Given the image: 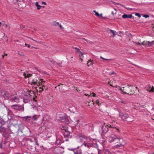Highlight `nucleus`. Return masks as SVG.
Listing matches in <instances>:
<instances>
[{"label": "nucleus", "mask_w": 154, "mask_h": 154, "mask_svg": "<svg viewBox=\"0 0 154 154\" xmlns=\"http://www.w3.org/2000/svg\"><path fill=\"white\" fill-rule=\"evenodd\" d=\"M132 17L131 14L128 15L127 14H124L122 15V17L123 18H131Z\"/></svg>", "instance_id": "21"}, {"label": "nucleus", "mask_w": 154, "mask_h": 154, "mask_svg": "<svg viewBox=\"0 0 154 154\" xmlns=\"http://www.w3.org/2000/svg\"><path fill=\"white\" fill-rule=\"evenodd\" d=\"M80 60H81V62H82V60H82V58H80Z\"/></svg>", "instance_id": "57"}, {"label": "nucleus", "mask_w": 154, "mask_h": 154, "mask_svg": "<svg viewBox=\"0 0 154 154\" xmlns=\"http://www.w3.org/2000/svg\"><path fill=\"white\" fill-rule=\"evenodd\" d=\"M37 98V97L36 96H35V97H34L33 98V101L36 102H37V100H36V98Z\"/></svg>", "instance_id": "37"}, {"label": "nucleus", "mask_w": 154, "mask_h": 154, "mask_svg": "<svg viewBox=\"0 0 154 154\" xmlns=\"http://www.w3.org/2000/svg\"><path fill=\"white\" fill-rule=\"evenodd\" d=\"M75 154H81L82 153V151L80 149H77L75 150L74 152Z\"/></svg>", "instance_id": "22"}, {"label": "nucleus", "mask_w": 154, "mask_h": 154, "mask_svg": "<svg viewBox=\"0 0 154 154\" xmlns=\"http://www.w3.org/2000/svg\"><path fill=\"white\" fill-rule=\"evenodd\" d=\"M59 25V23L58 22H57L56 21H55L54 22L53 25L54 26H58Z\"/></svg>", "instance_id": "30"}, {"label": "nucleus", "mask_w": 154, "mask_h": 154, "mask_svg": "<svg viewBox=\"0 0 154 154\" xmlns=\"http://www.w3.org/2000/svg\"><path fill=\"white\" fill-rule=\"evenodd\" d=\"M108 140L109 142H113L115 144L118 143L116 146V148H118L123 146L124 144L122 138L118 137L113 134L110 135L108 138Z\"/></svg>", "instance_id": "2"}, {"label": "nucleus", "mask_w": 154, "mask_h": 154, "mask_svg": "<svg viewBox=\"0 0 154 154\" xmlns=\"http://www.w3.org/2000/svg\"><path fill=\"white\" fill-rule=\"evenodd\" d=\"M142 45L147 47L152 46V45L151 44V42L149 41H144L142 43Z\"/></svg>", "instance_id": "14"}, {"label": "nucleus", "mask_w": 154, "mask_h": 154, "mask_svg": "<svg viewBox=\"0 0 154 154\" xmlns=\"http://www.w3.org/2000/svg\"><path fill=\"white\" fill-rule=\"evenodd\" d=\"M146 90L148 91L149 92H154V87H152L151 88V87L150 85H148L146 87Z\"/></svg>", "instance_id": "19"}, {"label": "nucleus", "mask_w": 154, "mask_h": 154, "mask_svg": "<svg viewBox=\"0 0 154 154\" xmlns=\"http://www.w3.org/2000/svg\"><path fill=\"white\" fill-rule=\"evenodd\" d=\"M135 15L138 16L139 18H140L141 17L140 14L138 13H136L135 14Z\"/></svg>", "instance_id": "36"}, {"label": "nucleus", "mask_w": 154, "mask_h": 154, "mask_svg": "<svg viewBox=\"0 0 154 154\" xmlns=\"http://www.w3.org/2000/svg\"><path fill=\"white\" fill-rule=\"evenodd\" d=\"M79 120L78 119H74L73 122L75 125H77L79 122Z\"/></svg>", "instance_id": "25"}, {"label": "nucleus", "mask_w": 154, "mask_h": 154, "mask_svg": "<svg viewBox=\"0 0 154 154\" xmlns=\"http://www.w3.org/2000/svg\"><path fill=\"white\" fill-rule=\"evenodd\" d=\"M83 144L84 145L85 147L88 148H89L91 146V144L88 143H83Z\"/></svg>", "instance_id": "27"}, {"label": "nucleus", "mask_w": 154, "mask_h": 154, "mask_svg": "<svg viewBox=\"0 0 154 154\" xmlns=\"http://www.w3.org/2000/svg\"><path fill=\"white\" fill-rule=\"evenodd\" d=\"M49 119V116L46 114L43 117L42 120V123L44 125L46 123V122L48 121Z\"/></svg>", "instance_id": "13"}, {"label": "nucleus", "mask_w": 154, "mask_h": 154, "mask_svg": "<svg viewBox=\"0 0 154 154\" xmlns=\"http://www.w3.org/2000/svg\"><path fill=\"white\" fill-rule=\"evenodd\" d=\"M0 154H4L3 153H0Z\"/></svg>", "instance_id": "64"}, {"label": "nucleus", "mask_w": 154, "mask_h": 154, "mask_svg": "<svg viewBox=\"0 0 154 154\" xmlns=\"http://www.w3.org/2000/svg\"><path fill=\"white\" fill-rule=\"evenodd\" d=\"M151 42L152 45V44H154V40Z\"/></svg>", "instance_id": "50"}, {"label": "nucleus", "mask_w": 154, "mask_h": 154, "mask_svg": "<svg viewBox=\"0 0 154 154\" xmlns=\"http://www.w3.org/2000/svg\"><path fill=\"white\" fill-rule=\"evenodd\" d=\"M116 9L113 8L112 11V14L113 15H114L115 14H116Z\"/></svg>", "instance_id": "29"}, {"label": "nucleus", "mask_w": 154, "mask_h": 154, "mask_svg": "<svg viewBox=\"0 0 154 154\" xmlns=\"http://www.w3.org/2000/svg\"><path fill=\"white\" fill-rule=\"evenodd\" d=\"M6 132V128L4 127L1 125L0 127V132L2 134L3 136L4 137H6V135L4 134Z\"/></svg>", "instance_id": "11"}, {"label": "nucleus", "mask_w": 154, "mask_h": 154, "mask_svg": "<svg viewBox=\"0 0 154 154\" xmlns=\"http://www.w3.org/2000/svg\"><path fill=\"white\" fill-rule=\"evenodd\" d=\"M54 152L56 154H62L64 152V150L63 148L57 147L55 149Z\"/></svg>", "instance_id": "4"}, {"label": "nucleus", "mask_w": 154, "mask_h": 154, "mask_svg": "<svg viewBox=\"0 0 154 154\" xmlns=\"http://www.w3.org/2000/svg\"><path fill=\"white\" fill-rule=\"evenodd\" d=\"M45 131H46L45 129V131L43 130V131H42V133H44V132H45Z\"/></svg>", "instance_id": "53"}, {"label": "nucleus", "mask_w": 154, "mask_h": 154, "mask_svg": "<svg viewBox=\"0 0 154 154\" xmlns=\"http://www.w3.org/2000/svg\"><path fill=\"white\" fill-rule=\"evenodd\" d=\"M108 126L109 127L110 130L112 131L113 132H119V129L116 128L115 127L113 126V125H108Z\"/></svg>", "instance_id": "9"}, {"label": "nucleus", "mask_w": 154, "mask_h": 154, "mask_svg": "<svg viewBox=\"0 0 154 154\" xmlns=\"http://www.w3.org/2000/svg\"><path fill=\"white\" fill-rule=\"evenodd\" d=\"M136 44H138L139 45H142V43L141 44L140 43H139V42H135V43Z\"/></svg>", "instance_id": "47"}, {"label": "nucleus", "mask_w": 154, "mask_h": 154, "mask_svg": "<svg viewBox=\"0 0 154 154\" xmlns=\"http://www.w3.org/2000/svg\"><path fill=\"white\" fill-rule=\"evenodd\" d=\"M78 54L80 55H81L82 56V57H83V55L84 54L82 53V52L80 51H79V52H78Z\"/></svg>", "instance_id": "33"}, {"label": "nucleus", "mask_w": 154, "mask_h": 154, "mask_svg": "<svg viewBox=\"0 0 154 154\" xmlns=\"http://www.w3.org/2000/svg\"><path fill=\"white\" fill-rule=\"evenodd\" d=\"M119 116L123 120L126 121L128 122L133 121L134 118L132 116L125 112H120L119 113Z\"/></svg>", "instance_id": "3"}, {"label": "nucleus", "mask_w": 154, "mask_h": 154, "mask_svg": "<svg viewBox=\"0 0 154 154\" xmlns=\"http://www.w3.org/2000/svg\"><path fill=\"white\" fill-rule=\"evenodd\" d=\"M93 60L91 61L90 60L87 62V65L88 66H91V65L93 64Z\"/></svg>", "instance_id": "26"}, {"label": "nucleus", "mask_w": 154, "mask_h": 154, "mask_svg": "<svg viewBox=\"0 0 154 154\" xmlns=\"http://www.w3.org/2000/svg\"><path fill=\"white\" fill-rule=\"evenodd\" d=\"M79 38L80 39H84L85 40V41H86L87 42H89V43H90V42H89L88 40H87L85 38Z\"/></svg>", "instance_id": "34"}, {"label": "nucleus", "mask_w": 154, "mask_h": 154, "mask_svg": "<svg viewBox=\"0 0 154 154\" xmlns=\"http://www.w3.org/2000/svg\"><path fill=\"white\" fill-rule=\"evenodd\" d=\"M12 109L15 110H18L20 111L22 110L23 111L24 108H23L22 106L21 105H13L11 106Z\"/></svg>", "instance_id": "5"}, {"label": "nucleus", "mask_w": 154, "mask_h": 154, "mask_svg": "<svg viewBox=\"0 0 154 154\" xmlns=\"http://www.w3.org/2000/svg\"><path fill=\"white\" fill-rule=\"evenodd\" d=\"M143 16L145 18H147L149 17V16L148 15H144Z\"/></svg>", "instance_id": "45"}, {"label": "nucleus", "mask_w": 154, "mask_h": 154, "mask_svg": "<svg viewBox=\"0 0 154 154\" xmlns=\"http://www.w3.org/2000/svg\"><path fill=\"white\" fill-rule=\"evenodd\" d=\"M93 12L96 13L97 12H96L95 11H94Z\"/></svg>", "instance_id": "58"}, {"label": "nucleus", "mask_w": 154, "mask_h": 154, "mask_svg": "<svg viewBox=\"0 0 154 154\" xmlns=\"http://www.w3.org/2000/svg\"><path fill=\"white\" fill-rule=\"evenodd\" d=\"M14 117H19V116L14 115L13 116H10V118L8 117V118L9 120L10 121H12V119L15 120Z\"/></svg>", "instance_id": "23"}, {"label": "nucleus", "mask_w": 154, "mask_h": 154, "mask_svg": "<svg viewBox=\"0 0 154 154\" xmlns=\"http://www.w3.org/2000/svg\"><path fill=\"white\" fill-rule=\"evenodd\" d=\"M80 51L79 50V48H78V49L77 50V52H78L79 51Z\"/></svg>", "instance_id": "54"}, {"label": "nucleus", "mask_w": 154, "mask_h": 154, "mask_svg": "<svg viewBox=\"0 0 154 154\" xmlns=\"http://www.w3.org/2000/svg\"><path fill=\"white\" fill-rule=\"evenodd\" d=\"M18 54L21 56H23L24 55L22 53H18Z\"/></svg>", "instance_id": "48"}, {"label": "nucleus", "mask_w": 154, "mask_h": 154, "mask_svg": "<svg viewBox=\"0 0 154 154\" xmlns=\"http://www.w3.org/2000/svg\"><path fill=\"white\" fill-rule=\"evenodd\" d=\"M109 31L110 32L112 33V34L113 35L112 36V37H113L115 36V35H116V34H115L116 32L115 31H114L113 30H111V29H110Z\"/></svg>", "instance_id": "28"}, {"label": "nucleus", "mask_w": 154, "mask_h": 154, "mask_svg": "<svg viewBox=\"0 0 154 154\" xmlns=\"http://www.w3.org/2000/svg\"><path fill=\"white\" fill-rule=\"evenodd\" d=\"M121 89V91L124 94L135 95L138 94L139 91L137 87L134 86L133 85L129 86L128 85L125 86Z\"/></svg>", "instance_id": "1"}, {"label": "nucleus", "mask_w": 154, "mask_h": 154, "mask_svg": "<svg viewBox=\"0 0 154 154\" xmlns=\"http://www.w3.org/2000/svg\"><path fill=\"white\" fill-rule=\"evenodd\" d=\"M68 122H68V121H67V122H66V123H67V124H68Z\"/></svg>", "instance_id": "62"}, {"label": "nucleus", "mask_w": 154, "mask_h": 154, "mask_svg": "<svg viewBox=\"0 0 154 154\" xmlns=\"http://www.w3.org/2000/svg\"><path fill=\"white\" fill-rule=\"evenodd\" d=\"M120 102L122 103L123 104H125L126 103V101L123 100H121L120 101Z\"/></svg>", "instance_id": "32"}, {"label": "nucleus", "mask_w": 154, "mask_h": 154, "mask_svg": "<svg viewBox=\"0 0 154 154\" xmlns=\"http://www.w3.org/2000/svg\"><path fill=\"white\" fill-rule=\"evenodd\" d=\"M5 55V56H7V54H5V55Z\"/></svg>", "instance_id": "61"}, {"label": "nucleus", "mask_w": 154, "mask_h": 154, "mask_svg": "<svg viewBox=\"0 0 154 154\" xmlns=\"http://www.w3.org/2000/svg\"><path fill=\"white\" fill-rule=\"evenodd\" d=\"M14 121H17V120H16V119H15V120H14V119H12V121H11L12 122H14Z\"/></svg>", "instance_id": "55"}, {"label": "nucleus", "mask_w": 154, "mask_h": 154, "mask_svg": "<svg viewBox=\"0 0 154 154\" xmlns=\"http://www.w3.org/2000/svg\"><path fill=\"white\" fill-rule=\"evenodd\" d=\"M25 45L26 46H27V47L28 48H29V47H30V45H29L28 44H26V43L25 44Z\"/></svg>", "instance_id": "44"}, {"label": "nucleus", "mask_w": 154, "mask_h": 154, "mask_svg": "<svg viewBox=\"0 0 154 154\" xmlns=\"http://www.w3.org/2000/svg\"><path fill=\"white\" fill-rule=\"evenodd\" d=\"M90 95L93 97H95L96 94L94 93H91L90 94Z\"/></svg>", "instance_id": "35"}, {"label": "nucleus", "mask_w": 154, "mask_h": 154, "mask_svg": "<svg viewBox=\"0 0 154 154\" xmlns=\"http://www.w3.org/2000/svg\"><path fill=\"white\" fill-rule=\"evenodd\" d=\"M57 64H58L59 66H61V63H57Z\"/></svg>", "instance_id": "52"}, {"label": "nucleus", "mask_w": 154, "mask_h": 154, "mask_svg": "<svg viewBox=\"0 0 154 154\" xmlns=\"http://www.w3.org/2000/svg\"><path fill=\"white\" fill-rule=\"evenodd\" d=\"M10 100L12 102H14L16 103L19 102V99L16 96H13L11 97Z\"/></svg>", "instance_id": "17"}, {"label": "nucleus", "mask_w": 154, "mask_h": 154, "mask_svg": "<svg viewBox=\"0 0 154 154\" xmlns=\"http://www.w3.org/2000/svg\"><path fill=\"white\" fill-rule=\"evenodd\" d=\"M2 95L5 99L8 100L9 99L10 95L7 91H3L1 92Z\"/></svg>", "instance_id": "6"}, {"label": "nucleus", "mask_w": 154, "mask_h": 154, "mask_svg": "<svg viewBox=\"0 0 154 154\" xmlns=\"http://www.w3.org/2000/svg\"><path fill=\"white\" fill-rule=\"evenodd\" d=\"M46 5L47 4L46 2H42L41 5H39V9H40L41 8H45V6H44L42 5Z\"/></svg>", "instance_id": "24"}, {"label": "nucleus", "mask_w": 154, "mask_h": 154, "mask_svg": "<svg viewBox=\"0 0 154 154\" xmlns=\"http://www.w3.org/2000/svg\"><path fill=\"white\" fill-rule=\"evenodd\" d=\"M56 118L57 120H61L62 122H63L64 121L63 120H64L65 117L64 116L63 113H61L57 114Z\"/></svg>", "instance_id": "8"}, {"label": "nucleus", "mask_w": 154, "mask_h": 154, "mask_svg": "<svg viewBox=\"0 0 154 154\" xmlns=\"http://www.w3.org/2000/svg\"><path fill=\"white\" fill-rule=\"evenodd\" d=\"M18 4L20 8H24L25 6V4L23 0L19 1L18 3Z\"/></svg>", "instance_id": "12"}, {"label": "nucleus", "mask_w": 154, "mask_h": 154, "mask_svg": "<svg viewBox=\"0 0 154 154\" xmlns=\"http://www.w3.org/2000/svg\"><path fill=\"white\" fill-rule=\"evenodd\" d=\"M108 128L109 127L108 126V125L106 126H103L102 127V129L103 132L104 133H106L108 132V131L109 130L108 129Z\"/></svg>", "instance_id": "16"}, {"label": "nucleus", "mask_w": 154, "mask_h": 154, "mask_svg": "<svg viewBox=\"0 0 154 154\" xmlns=\"http://www.w3.org/2000/svg\"><path fill=\"white\" fill-rule=\"evenodd\" d=\"M45 133V136L48 138H49L51 136V135H48V134H46Z\"/></svg>", "instance_id": "42"}, {"label": "nucleus", "mask_w": 154, "mask_h": 154, "mask_svg": "<svg viewBox=\"0 0 154 154\" xmlns=\"http://www.w3.org/2000/svg\"><path fill=\"white\" fill-rule=\"evenodd\" d=\"M2 111L3 112V115H5L7 114L8 116L9 115V114L12 112L11 110H9V109L7 107H6L5 109H2Z\"/></svg>", "instance_id": "10"}, {"label": "nucleus", "mask_w": 154, "mask_h": 154, "mask_svg": "<svg viewBox=\"0 0 154 154\" xmlns=\"http://www.w3.org/2000/svg\"><path fill=\"white\" fill-rule=\"evenodd\" d=\"M100 151H101L99 149H98V154H101Z\"/></svg>", "instance_id": "46"}, {"label": "nucleus", "mask_w": 154, "mask_h": 154, "mask_svg": "<svg viewBox=\"0 0 154 154\" xmlns=\"http://www.w3.org/2000/svg\"><path fill=\"white\" fill-rule=\"evenodd\" d=\"M6 142L4 141H2L0 143V148L2 150L5 149V144Z\"/></svg>", "instance_id": "18"}, {"label": "nucleus", "mask_w": 154, "mask_h": 154, "mask_svg": "<svg viewBox=\"0 0 154 154\" xmlns=\"http://www.w3.org/2000/svg\"><path fill=\"white\" fill-rule=\"evenodd\" d=\"M79 140H81V142L85 141L86 140H87V137L86 136L83 135H79Z\"/></svg>", "instance_id": "15"}, {"label": "nucleus", "mask_w": 154, "mask_h": 154, "mask_svg": "<svg viewBox=\"0 0 154 154\" xmlns=\"http://www.w3.org/2000/svg\"><path fill=\"white\" fill-rule=\"evenodd\" d=\"M35 5L37 7V9L38 10V2L35 3Z\"/></svg>", "instance_id": "40"}, {"label": "nucleus", "mask_w": 154, "mask_h": 154, "mask_svg": "<svg viewBox=\"0 0 154 154\" xmlns=\"http://www.w3.org/2000/svg\"><path fill=\"white\" fill-rule=\"evenodd\" d=\"M96 103L97 104H98V105H100V104H99V100H97L96 101Z\"/></svg>", "instance_id": "41"}, {"label": "nucleus", "mask_w": 154, "mask_h": 154, "mask_svg": "<svg viewBox=\"0 0 154 154\" xmlns=\"http://www.w3.org/2000/svg\"><path fill=\"white\" fill-rule=\"evenodd\" d=\"M95 15H96L99 17V16L100 15L101 16L102 15V14H101L100 15L97 12L96 13H95Z\"/></svg>", "instance_id": "38"}, {"label": "nucleus", "mask_w": 154, "mask_h": 154, "mask_svg": "<svg viewBox=\"0 0 154 154\" xmlns=\"http://www.w3.org/2000/svg\"><path fill=\"white\" fill-rule=\"evenodd\" d=\"M1 25H2V23H1V22H0V27H1Z\"/></svg>", "instance_id": "59"}, {"label": "nucleus", "mask_w": 154, "mask_h": 154, "mask_svg": "<svg viewBox=\"0 0 154 154\" xmlns=\"http://www.w3.org/2000/svg\"><path fill=\"white\" fill-rule=\"evenodd\" d=\"M45 82L43 81L42 79H39V92H41L42 91H43L45 86L43 84Z\"/></svg>", "instance_id": "7"}, {"label": "nucleus", "mask_w": 154, "mask_h": 154, "mask_svg": "<svg viewBox=\"0 0 154 154\" xmlns=\"http://www.w3.org/2000/svg\"><path fill=\"white\" fill-rule=\"evenodd\" d=\"M100 58H101V59H103L104 60H112V59H105V58L102 57V56H100Z\"/></svg>", "instance_id": "39"}, {"label": "nucleus", "mask_w": 154, "mask_h": 154, "mask_svg": "<svg viewBox=\"0 0 154 154\" xmlns=\"http://www.w3.org/2000/svg\"><path fill=\"white\" fill-rule=\"evenodd\" d=\"M59 27H60V28L61 29H64V28L62 26L59 24V25L58 26Z\"/></svg>", "instance_id": "43"}, {"label": "nucleus", "mask_w": 154, "mask_h": 154, "mask_svg": "<svg viewBox=\"0 0 154 154\" xmlns=\"http://www.w3.org/2000/svg\"><path fill=\"white\" fill-rule=\"evenodd\" d=\"M73 48L75 49V50H77L78 48H77L75 47H73Z\"/></svg>", "instance_id": "49"}, {"label": "nucleus", "mask_w": 154, "mask_h": 154, "mask_svg": "<svg viewBox=\"0 0 154 154\" xmlns=\"http://www.w3.org/2000/svg\"><path fill=\"white\" fill-rule=\"evenodd\" d=\"M23 75L24 76V77L25 78H26L32 76V75L28 73L27 72H24Z\"/></svg>", "instance_id": "20"}, {"label": "nucleus", "mask_w": 154, "mask_h": 154, "mask_svg": "<svg viewBox=\"0 0 154 154\" xmlns=\"http://www.w3.org/2000/svg\"><path fill=\"white\" fill-rule=\"evenodd\" d=\"M5 57V55H2V57L3 58H4Z\"/></svg>", "instance_id": "60"}, {"label": "nucleus", "mask_w": 154, "mask_h": 154, "mask_svg": "<svg viewBox=\"0 0 154 154\" xmlns=\"http://www.w3.org/2000/svg\"><path fill=\"white\" fill-rule=\"evenodd\" d=\"M85 95L86 96H90V95H89V94H85Z\"/></svg>", "instance_id": "56"}, {"label": "nucleus", "mask_w": 154, "mask_h": 154, "mask_svg": "<svg viewBox=\"0 0 154 154\" xmlns=\"http://www.w3.org/2000/svg\"><path fill=\"white\" fill-rule=\"evenodd\" d=\"M32 119L33 120H37L38 118L36 117V115H35L33 116Z\"/></svg>", "instance_id": "31"}, {"label": "nucleus", "mask_w": 154, "mask_h": 154, "mask_svg": "<svg viewBox=\"0 0 154 154\" xmlns=\"http://www.w3.org/2000/svg\"><path fill=\"white\" fill-rule=\"evenodd\" d=\"M66 140V141H68V139H66V140Z\"/></svg>", "instance_id": "63"}, {"label": "nucleus", "mask_w": 154, "mask_h": 154, "mask_svg": "<svg viewBox=\"0 0 154 154\" xmlns=\"http://www.w3.org/2000/svg\"><path fill=\"white\" fill-rule=\"evenodd\" d=\"M35 144H36V145H38V143L37 141H36V142H35Z\"/></svg>", "instance_id": "51"}]
</instances>
